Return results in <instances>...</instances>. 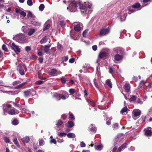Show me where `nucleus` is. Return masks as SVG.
<instances>
[{
	"label": "nucleus",
	"mask_w": 152,
	"mask_h": 152,
	"mask_svg": "<svg viewBox=\"0 0 152 152\" xmlns=\"http://www.w3.org/2000/svg\"><path fill=\"white\" fill-rule=\"evenodd\" d=\"M59 98L63 100H65L66 99V97L64 95L61 94H60V96Z\"/></svg>",
	"instance_id": "0e129e2a"
},
{
	"label": "nucleus",
	"mask_w": 152,
	"mask_h": 152,
	"mask_svg": "<svg viewBox=\"0 0 152 152\" xmlns=\"http://www.w3.org/2000/svg\"><path fill=\"white\" fill-rule=\"evenodd\" d=\"M68 59V56H66L62 58V60L63 61H66Z\"/></svg>",
	"instance_id": "5fc2aeb1"
},
{
	"label": "nucleus",
	"mask_w": 152,
	"mask_h": 152,
	"mask_svg": "<svg viewBox=\"0 0 152 152\" xmlns=\"http://www.w3.org/2000/svg\"><path fill=\"white\" fill-rule=\"evenodd\" d=\"M4 140L5 142L6 143H9L10 142V139L7 137H5L4 138Z\"/></svg>",
	"instance_id": "4c0bfd02"
},
{
	"label": "nucleus",
	"mask_w": 152,
	"mask_h": 152,
	"mask_svg": "<svg viewBox=\"0 0 152 152\" xmlns=\"http://www.w3.org/2000/svg\"><path fill=\"white\" fill-rule=\"evenodd\" d=\"M25 50L27 51H29L31 50V48L30 47L28 46H27L26 47Z\"/></svg>",
	"instance_id": "e2e57ef3"
},
{
	"label": "nucleus",
	"mask_w": 152,
	"mask_h": 152,
	"mask_svg": "<svg viewBox=\"0 0 152 152\" xmlns=\"http://www.w3.org/2000/svg\"><path fill=\"white\" fill-rule=\"evenodd\" d=\"M50 143H53L56 144L57 143L55 139H53L50 140Z\"/></svg>",
	"instance_id": "603ef678"
},
{
	"label": "nucleus",
	"mask_w": 152,
	"mask_h": 152,
	"mask_svg": "<svg viewBox=\"0 0 152 152\" xmlns=\"http://www.w3.org/2000/svg\"><path fill=\"white\" fill-rule=\"evenodd\" d=\"M145 135L148 137L151 136L152 135V131L151 130L147 129L145 132Z\"/></svg>",
	"instance_id": "ddd939ff"
},
{
	"label": "nucleus",
	"mask_w": 152,
	"mask_h": 152,
	"mask_svg": "<svg viewBox=\"0 0 152 152\" xmlns=\"http://www.w3.org/2000/svg\"><path fill=\"white\" fill-rule=\"evenodd\" d=\"M13 39L16 41H23L26 39V37L25 34H20L16 35L13 38Z\"/></svg>",
	"instance_id": "f03ea898"
},
{
	"label": "nucleus",
	"mask_w": 152,
	"mask_h": 152,
	"mask_svg": "<svg viewBox=\"0 0 152 152\" xmlns=\"http://www.w3.org/2000/svg\"><path fill=\"white\" fill-rule=\"evenodd\" d=\"M107 56V53L105 52H100L99 54V57L100 58H103Z\"/></svg>",
	"instance_id": "9d476101"
},
{
	"label": "nucleus",
	"mask_w": 152,
	"mask_h": 152,
	"mask_svg": "<svg viewBox=\"0 0 152 152\" xmlns=\"http://www.w3.org/2000/svg\"><path fill=\"white\" fill-rule=\"evenodd\" d=\"M27 4L29 6H31L33 4L32 1L31 0H28L27 1Z\"/></svg>",
	"instance_id": "a19ab883"
},
{
	"label": "nucleus",
	"mask_w": 152,
	"mask_h": 152,
	"mask_svg": "<svg viewBox=\"0 0 152 152\" xmlns=\"http://www.w3.org/2000/svg\"><path fill=\"white\" fill-rule=\"evenodd\" d=\"M141 5L139 3H136L134 4L131 6L132 8L137 9L140 7Z\"/></svg>",
	"instance_id": "dca6fc26"
},
{
	"label": "nucleus",
	"mask_w": 152,
	"mask_h": 152,
	"mask_svg": "<svg viewBox=\"0 0 152 152\" xmlns=\"http://www.w3.org/2000/svg\"><path fill=\"white\" fill-rule=\"evenodd\" d=\"M69 118L72 121L74 120L75 119V118L73 114L72 113L69 114Z\"/></svg>",
	"instance_id": "f704fd0d"
},
{
	"label": "nucleus",
	"mask_w": 152,
	"mask_h": 152,
	"mask_svg": "<svg viewBox=\"0 0 152 152\" xmlns=\"http://www.w3.org/2000/svg\"><path fill=\"white\" fill-rule=\"evenodd\" d=\"M15 109H12L9 110L8 111V113L11 115H14L15 113Z\"/></svg>",
	"instance_id": "5701e85b"
},
{
	"label": "nucleus",
	"mask_w": 152,
	"mask_h": 152,
	"mask_svg": "<svg viewBox=\"0 0 152 152\" xmlns=\"http://www.w3.org/2000/svg\"><path fill=\"white\" fill-rule=\"evenodd\" d=\"M35 30L34 28L30 29L28 33V36H31L35 32Z\"/></svg>",
	"instance_id": "a211bd4d"
},
{
	"label": "nucleus",
	"mask_w": 152,
	"mask_h": 152,
	"mask_svg": "<svg viewBox=\"0 0 152 152\" xmlns=\"http://www.w3.org/2000/svg\"><path fill=\"white\" fill-rule=\"evenodd\" d=\"M50 45L42 46L40 48V49L41 50H43L44 52L47 53L50 50Z\"/></svg>",
	"instance_id": "20e7f679"
},
{
	"label": "nucleus",
	"mask_w": 152,
	"mask_h": 152,
	"mask_svg": "<svg viewBox=\"0 0 152 152\" xmlns=\"http://www.w3.org/2000/svg\"><path fill=\"white\" fill-rule=\"evenodd\" d=\"M106 84L110 88H112V83L110 79H108L106 81Z\"/></svg>",
	"instance_id": "4468645a"
},
{
	"label": "nucleus",
	"mask_w": 152,
	"mask_h": 152,
	"mask_svg": "<svg viewBox=\"0 0 152 152\" xmlns=\"http://www.w3.org/2000/svg\"><path fill=\"white\" fill-rule=\"evenodd\" d=\"M43 81L42 80H38L36 81L35 83V84L37 85H40L42 84L43 83Z\"/></svg>",
	"instance_id": "864d4df0"
},
{
	"label": "nucleus",
	"mask_w": 152,
	"mask_h": 152,
	"mask_svg": "<svg viewBox=\"0 0 152 152\" xmlns=\"http://www.w3.org/2000/svg\"><path fill=\"white\" fill-rule=\"evenodd\" d=\"M26 68L25 65L23 63L19 64L17 67V69L18 70H21L22 69H25Z\"/></svg>",
	"instance_id": "0eeeda50"
},
{
	"label": "nucleus",
	"mask_w": 152,
	"mask_h": 152,
	"mask_svg": "<svg viewBox=\"0 0 152 152\" xmlns=\"http://www.w3.org/2000/svg\"><path fill=\"white\" fill-rule=\"evenodd\" d=\"M18 123L19 122L17 119H14L12 122V124L15 125H17Z\"/></svg>",
	"instance_id": "c756f323"
},
{
	"label": "nucleus",
	"mask_w": 152,
	"mask_h": 152,
	"mask_svg": "<svg viewBox=\"0 0 152 152\" xmlns=\"http://www.w3.org/2000/svg\"><path fill=\"white\" fill-rule=\"evenodd\" d=\"M24 96L26 97H28L31 94V91L30 90H27L25 91L24 92Z\"/></svg>",
	"instance_id": "2eb2a0df"
},
{
	"label": "nucleus",
	"mask_w": 152,
	"mask_h": 152,
	"mask_svg": "<svg viewBox=\"0 0 152 152\" xmlns=\"http://www.w3.org/2000/svg\"><path fill=\"white\" fill-rule=\"evenodd\" d=\"M63 123L62 121L61 120H58L57 123L56 124L57 126H61Z\"/></svg>",
	"instance_id": "de8ad7c7"
},
{
	"label": "nucleus",
	"mask_w": 152,
	"mask_h": 152,
	"mask_svg": "<svg viewBox=\"0 0 152 152\" xmlns=\"http://www.w3.org/2000/svg\"><path fill=\"white\" fill-rule=\"evenodd\" d=\"M110 30L109 28H103L101 29L100 33L99 35L100 36H102L107 35L109 33Z\"/></svg>",
	"instance_id": "7ed1b4c3"
},
{
	"label": "nucleus",
	"mask_w": 152,
	"mask_h": 152,
	"mask_svg": "<svg viewBox=\"0 0 152 152\" xmlns=\"http://www.w3.org/2000/svg\"><path fill=\"white\" fill-rule=\"evenodd\" d=\"M45 142L43 139H41L39 140V144L40 146L44 145L45 144Z\"/></svg>",
	"instance_id": "473e14b6"
},
{
	"label": "nucleus",
	"mask_w": 152,
	"mask_h": 152,
	"mask_svg": "<svg viewBox=\"0 0 152 152\" xmlns=\"http://www.w3.org/2000/svg\"><path fill=\"white\" fill-rule=\"evenodd\" d=\"M127 145V144L126 143H124L121 146L119 147L118 149V150L119 151L122 150L123 149L126 148Z\"/></svg>",
	"instance_id": "6ab92c4d"
},
{
	"label": "nucleus",
	"mask_w": 152,
	"mask_h": 152,
	"mask_svg": "<svg viewBox=\"0 0 152 152\" xmlns=\"http://www.w3.org/2000/svg\"><path fill=\"white\" fill-rule=\"evenodd\" d=\"M33 15L31 12L30 11H28V14L27 15V17L32 18Z\"/></svg>",
	"instance_id": "09e8293b"
},
{
	"label": "nucleus",
	"mask_w": 152,
	"mask_h": 152,
	"mask_svg": "<svg viewBox=\"0 0 152 152\" xmlns=\"http://www.w3.org/2000/svg\"><path fill=\"white\" fill-rule=\"evenodd\" d=\"M69 92L70 94V95H71L75 92V89L73 88L70 89L69 90Z\"/></svg>",
	"instance_id": "58836bf2"
},
{
	"label": "nucleus",
	"mask_w": 152,
	"mask_h": 152,
	"mask_svg": "<svg viewBox=\"0 0 152 152\" xmlns=\"http://www.w3.org/2000/svg\"><path fill=\"white\" fill-rule=\"evenodd\" d=\"M123 58L122 55L117 54L115 55L114 56V59L116 61H119L121 60Z\"/></svg>",
	"instance_id": "6e6552de"
},
{
	"label": "nucleus",
	"mask_w": 152,
	"mask_h": 152,
	"mask_svg": "<svg viewBox=\"0 0 152 152\" xmlns=\"http://www.w3.org/2000/svg\"><path fill=\"white\" fill-rule=\"evenodd\" d=\"M88 31V29H86L83 32V37H86Z\"/></svg>",
	"instance_id": "72a5a7b5"
},
{
	"label": "nucleus",
	"mask_w": 152,
	"mask_h": 152,
	"mask_svg": "<svg viewBox=\"0 0 152 152\" xmlns=\"http://www.w3.org/2000/svg\"><path fill=\"white\" fill-rule=\"evenodd\" d=\"M94 84L95 87L98 89H99V87L97 83H96V79H94L93 80Z\"/></svg>",
	"instance_id": "c85d7f7f"
},
{
	"label": "nucleus",
	"mask_w": 152,
	"mask_h": 152,
	"mask_svg": "<svg viewBox=\"0 0 152 152\" xmlns=\"http://www.w3.org/2000/svg\"><path fill=\"white\" fill-rule=\"evenodd\" d=\"M60 24L61 27H64L65 26L66 23L64 21L62 20L60 21Z\"/></svg>",
	"instance_id": "e433bc0d"
},
{
	"label": "nucleus",
	"mask_w": 152,
	"mask_h": 152,
	"mask_svg": "<svg viewBox=\"0 0 152 152\" xmlns=\"http://www.w3.org/2000/svg\"><path fill=\"white\" fill-rule=\"evenodd\" d=\"M137 97L135 95L132 96V97L129 99L130 102L136 100Z\"/></svg>",
	"instance_id": "2f4dec72"
},
{
	"label": "nucleus",
	"mask_w": 152,
	"mask_h": 152,
	"mask_svg": "<svg viewBox=\"0 0 152 152\" xmlns=\"http://www.w3.org/2000/svg\"><path fill=\"white\" fill-rule=\"evenodd\" d=\"M2 48L3 50L6 52H8V51L7 48L5 45L4 44L2 45Z\"/></svg>",
	"instance_id": "7c9ffc66"
},
{
	"label": "nucleus",
	"mask_w": 152,
	"mask_h": 152,
	"mask_svg": "<svg viewBox=\"0 0 152 152\" xmlns=\"http://www.w3.org/2000/svg\"><path fill=\"white\" fill-rule=\"evenodd\" d=\"M19 72V73L21 75H24L25 74L24 71V69H22L21 70H18Z\"/></svg>",
	"instance_id": "a18cd8bd"
},
{
	"label": "nucleus",
	"mask_w": 152,
	"mask_h": 152,
	"mask_svg": "<svg viewBox=\"0 0 152 152\" xmlns=\"http://www.w3.org/2000/svg\"><path fill=\"white\" fill-rule=\"evenodd\" d=\"M23 29L22 30L23 31V32H24V33H26L27 32V31L26 29L27 28V27L26 26H23L22 27Z\"/></svg>",
	"instance_id": "49530a36"
},
{
	"label": "nucleus",
	"mask_w": 152,
	"mask_h": 152,
	"mask_svg": "<svg viewBox=\"0 0 152 152\" xmlns=\"http://www.w3.org/2000/svg\"><path fill=\"white\" fill-rule=\"evenodd\" d=\"M109 72L111 73L112 74L113 72V70L112 69V68L111 67H109Z\"/></svg>",
	"instance_id": "774afa93"
},
{
	"label": "nucleus",
	"mask_w": 152,
	"mask_h": 152,
	"mask_svg": "<svg viewBox=\"0 0 152 152\" xmlns=\"http://www.w3.org/2000/svg\"><path fill=\"white\" fill-rule=\"evenodd\" d=\"M92 9H89L87 7L83 11L81 10L82 13L88 14H90L92 12Z\"/></svg>",
	"instance_id": "1a4fd4ad"
},
{
	"label": "nucleus",
	"mask_w": 152,
	"mask_h": 152,
	"mask_svg": "<svg viewBox=\"0 0 152 152\" xmlns=\"http://www.w3.org/2000/svg\"><path fill=\"white\" fill-rule=\"evenodd\" d=\"M53 96L58 99V100H59L60 99L59 97L60 96V94L56 93L53 94Z\"/></svg>",
	"instance_id": "bb28decb"
},
{
	"label": "nucleus",
	"mask_w": 152,
	"mask_h": 152,
	"mask_svg": "<svg viewBox=\"0 0 152 152\" xmlns=\"http://www.w3.org/2000/svg\"><path fill=\"white\" fill-rule=\"evenodd\" d=\"M78 4L80 6L79 8L81 10L83 11L87 7V4L86 2L81 3V2H79Z\"/></svg>",
	"instance_id": "423d86ee"
},
{
	"label": "nucleus",
	"mask_w": 152,
	"mask_h": 152,
	"mask_svg": "<svg viewBox=\"0 0 152 152\" xmlns=\"http://www.w3.org/2000/svg\"><path fill=\"white\" fill-rule=\"evenodd\" d=\"M75 61V59L74 58H70L69 60V62L70 63H72L74 62Z\"/></svg>",
	"instance_id": "4d7b16f0"
},
{
	"label": "nucleus",
	"mask_w": 152,
	"mask_h": 152,
	"mask_svg": "<svg viewBox=\"0 0 152 152\" xmlns=\"http://www.w3.org/2000/svg\"><path fill=\"white\" fill-rule=\"evenodd\" d=\"M118 124L117 123L114 124L113 125V128L114 129H117L118 128Z\"/></svg>",
	"instance_id": "79ce46f5"
},
{
	"label": "nucleus",
	"mask_w": 152,
	"mask_h": 152,
	"mask_svg": "<svg viewBox=\"0 0 152 152\" xmlns=\"http://www.w3.org/2000/svg\"><path fill=\"white\" fill-rule=\"evenodd\" d=\"M48 41V39L47 37H45L42 39L40 41V42L41 44H42L46 43Z\"/></svg>",
	"instance_id": "aec40b11"
},
{
	"label": "nucleus",
	"mask_w": 152,
	"mask_h": 152,
	"mask_svg": "<svg viewBox=\"0 0 152 152\" xmlns=\"http://www.w3.org/2000/svg\"><path fill=\"white\" fill-rule=\"evenodd\" d=\"M13 141L14 144L17 146V147H20L19 143L18 142L16 138H14L13 140Z\"/></svg>",
	"instance_id": "b1692460"
},
{
	"label": "nucleus",
	"mask_w": 152,
	"mask_h": 152,
	"mask_svg": "<svg viewBox=\"0 0 152 152\" xmlns=\"http://www.w3.org/2000/svg\"><path fill=\"white\" fill-rule=\"evenodd\" d=\"M123 50L120 48H119L118 49L117 52L118 53H119L120 54L122 53Z\"/></svg>",
	"instance_id": "680f3d73"
},
{
	"label": "nucleus",
	"mask_w": 152,
	"mask_h": 152,
	"mask_svg": "<svg viewBox=\"0 0 152 152\" xmlns=\"http://www.w3.org/2000/svg\"><path fill=\"white\" fill-rule=\"evenodd\" d=\"M44 7V5L43 4H41L39 6V8L40 10L41 11H42L43 10Z\"/></svg>",
	"instance_id": "c9c22d12"
},
{
	"label": "nucleus",
	"mask_w": 152,
	"mask_h": 152,
	"mask_svg": "<svg viewBox=\"0 0 152 152\" xmlns=\"http://www.w3.org/2000/svg\"><path fill=\"white\" fill-rule=\"evenodd\" d=\"M26 83V82L23 83L15 87V89H18L21 88L22 86H23Z\"/></svg>",
	"instance_id": "393cba45"
},
{
	"label": "nucleus",
	"mask_w": 152,
	"mask_h": 152,
	"mask_svg": "<svg viewBox=\"0 0 152 152\" xmlns=\"http://www.w3.org/2000/svg\"><path fill=\"white\" fill-rule=\"evenodd\" d=\"M130 86L129 84L126 83L124 85V88L126 92H129L130 89Z\"/></svg>",
	"instance_id": "9b49d317"
},
{
	"label": "nucleus",
	"mask_w": 152,
	"mask_h": 152,
	"mask_svg": "<svg viewBox=\"0 0 152 152\" xmlns=\"http://www.w3.org/2000/svg\"><path fill=\"white\" fill-rule=\"evenodd\" d=\"M29 138L27 136L24 137L22 139V141L24 142L28 143L29 142Z\"/></svg>",
	"instance_id": "412c9836"
},
{
	"label": "nucleus",
	"mask_w": 152,
	"mask_h": 152,
	"mask_svg": "<svg viewBox=\"0 0 152 152\" xmlns=\"http://www.w3.org/2000/svg\"><path fill=\"white\" fill-rule=\"evenodd\" d=\"M39 63L42 64L43 62V58L42 57H39L38 58Z\"/></svg>",
	"instance_id": "8fccbe9b"
},
{
	"label": "nucleus",
	"mask_w": 152,
	"mask_h": 152,
	"mask_svg": "<svg viewBox=\"0 0 152 152\" xmlns=\"http://www.w3.org/2000/svg\"><path fill=\"white\" fill-rule=\"evenodd\" d=\"M141 114V112L138 111H135L133 113V115L134 117H137L140 116Z\"/></svg>",
	"instance_id": "f3484780"
},
{
	"label": "nucleus",
	"mask_w": 152,
	"mask_h": 152,
	"mask_svg": "<svg viewBox=\"0 0 152 152\" xmlns=\"http://www.w3.org/2000/svg\"><path fill=\"white\" fill-rule=\"evenodd\" d=\"M4 2V0H0V7H4L3 3Z\"/></svg>",
	"instance_id": "3c124183"
},
{
	"label": "nucleus",
	"mask_w": 152,
	"mask_h": 152,
	"mask_svg": "<svg viewBox=\"0 0 152 152\" xmlns=\"http://www.w3.org/2000/svg\"><path fill=\"white\" fill-rule=\"evenodd\" d=\"M67 127L69 128L72 127L74 126L73 122L72 121H68L67 123L66 124Z\"/></svg>",
	"instance_id": "f8f14e48"
},
{
	"label": "nucleus",
	"mask_w": 152,
	"mask_h": 152,
	"mask_svg": "<svg viewBox=\"0 0 152 152\" xmlns=\"http://www.w3.org/2000/svg\"><path fill=\"white\" fill-rule=\"evenodd\" d=\"M57 72V71L56 69H52L51 70V73L53 74H56Z\"/></svg>",
	"instance_id": "ea45409f"
},
{
	"label": "nucleus",
	"mask_w": 152,
	"mask_h": 152,
	"mask_svg": "<svg viewBox=\"0 0 152 152\" xmlns=\"http://www.w3.org/2000/svg\"><path fill=\"white\" fill-rule=\"evenodd\" d=\"M102 148V146L101 145H98L97 146V147L96 148V149L100 151L101 150Z\"/></svg>",
	"instance_id": "37998d69"
},
{
	"label": "nucleus",
	"mask_w": 152,
	"mask_h": 152,
	"mask_svg": "<svg viewBox=\"0 0 152 152\" xmlns=\"http://www.w3.org/2000/svg\"><path fill=\"white\" fill-rule=\"evenodd\" d=\"M92 48L94 51H96L97 49V47L96 45H94L92 46Z\"/></svg>",
	"instance_id": "69168bd1"
},
{
	"label": "nucleus",
	"mask_w": 152,
	"mask_h": 152,
	"mask_svg": "<svg viewBox=\"0 0 152 152\" xmlns=\"http://www.w3.org/2000/svg\"><path fill=\"white\" fill-rule=\"evenodd\" d=\"M11 47L16 53H20V50L18 46L15 45L14 43H12Z\"/></svg>",
	"instance_id": "39448f33"
},
{
	"label": "nucleus",
	"mask_w": 152,
	"mask_h": 152,
	"mask_svg": "<svg viewBox=\"0 0 152 152\" xmlns=\"http://www.w3.org/2000/svg\"><path fill=\"white\" fill-rule=\"evenodd\" d=\"M74 28L75 31L78 32L80 31L81 28L79 25H77L75 26Z\"/></svg>",
	"instance_id": "4be33fe9"
},
{
	"label": "nucleus",
	"mask_w": 152,
	"mask_h": 152,
	"mask_svg": "<svg viewBox=\"0 0 152 152\" xmlns=\"http://www.w3.org/2000/svg\"><path fill=\"white\" fill-rule=\"evenodd\" d=\"M37 54L39 56H42L43 55L41 51H39V50H38Z\"/></svg>",
	"instance_id": "338daca9"
},
{
	"label": "nucleus",
	"mask_w": 152,
	"mask_h": 152,
	"mask_svg": "<svg viewBox=\"0 0 152 152\" xmlns=\"http://www.w3.org/2000/svg\"><path fill=\"white\" fill-rule=\"evenodd\" d=\"M128 110V109L127 108V107H124L122 109L121 111V114H123V113L126 112Z\"/></svg>",
	"instance_id": "cd10ccee"
},
{
	"label": "nucleus",
	"mask_w": 152,
	"mask_h": 152,
	"mask_svg": "<svg viewBox=\"0 0 152 152\" xmlns=\"http://www.w3.org/2000/svg\"><path fill=\"white\" fill-rule=\"evenodd\" d=\"M77 8V3L75 1H71L69 4V8L70 11L75 12L76 11Z\"/></svg>",
	"instance_id": "f257e3e1"
},
{
	"label": "nucleus",
	"mask_w": 152,
	"mask_h": 152,
	"mask_svg": "<svg viewBox=\"0 0 152 152\" xmlns=\"http://www.w3.org/2000/svg\"><path fill=\"white\" fill-rule=\"evenodd\" d=\"M61 81L63 84H65L66 82V78L64 77H62L61 79Z\"/></svg>",
	"instance_id": "c03bdc74"
},
{
	"label": "nucleus",
	"mask_w": 152,
	"mask_h": 152,
	"mask_svg": "<svg viewBox=\"0 0 152 152\" xmlns=\"http://www.w3.org/2000/svg\"><path fill=\"white\" fill-rule=\"evenodd\" d=\"M50 28V25L49 24L47 25L44 28L43 31H45L46 30Z\"/></svg>",
	"instance_id": "13d9d810"
},
{
	"label": "nucleus",
	"mask_w": 152,
	"mask_h": 152,
	"mask_svg": "<svg viewBox=\"0 0 152 152\" xmlns=\"http://www.w3.org/2000/svg\"><path fill=\"white\" fill-rule=\"evenodd\" d=\"M20 14L23 17H25L26 15V13L23 11L21 12L20 13Z\"/></svg>",
	"instance_id": "6e6d98bb"
},
{
	"label": "nucleus",
	"mask_w": 152,
	"mask_h": 152,
	"mask_svg": "<svg viewBox=\"0 0 152 152\" xmlns=\"http://www.w3.org/2000/svg\"><path fill=\"white\" fill-rule=\"evenodd\" d=\"M31 23L32 24L35 26H39L40 24L39 23L35 21H32L31 22Z\"/></svg>",
	"instance_id": "a878e982"
},
{
	"label": "nucleus",
	"mask_w": 152,
	"mask_h": 152,
	"mask_svg": "<svg viewBox=\"0 0 152 152\" xmlns=\"http://www.w3.org/2000/svg\"><path fill=\"white\" fill-rule=\"evenodd\" d=\"M57 48L59 50H61L62 48V45L60 44H58L57 46Z\"/></svg>",
	"instance_id": "bf43d9fd"
},
{
	"label": "nucleus",
	"mask_w": 152,
	"mask_h": 152,
	"mask_svg": "<svg viewBox=\"0 0 152 152\" xmlns=\"http://www.w3.org/2000/svg\"><path fill=\"white\" fill-rule=\"evenodd\" d=\"M80 145L81 147H84L86 146V144L83 142H81Z\"/></svg>",
	"instance_id": "052dcab7"
}]
</instances>
